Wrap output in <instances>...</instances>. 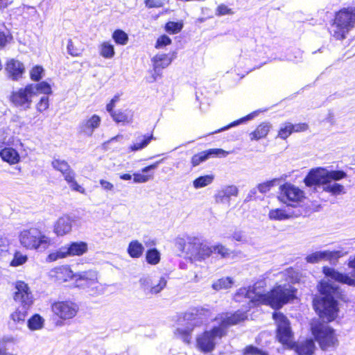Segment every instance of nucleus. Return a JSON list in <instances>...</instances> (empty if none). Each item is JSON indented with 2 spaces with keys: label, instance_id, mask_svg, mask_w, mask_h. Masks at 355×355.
<instances>
[{
  "label": "nucleus",
  "instance_id": "obj_1",
  "mask_svg": "<svg viewBox=\"0 0 355 355\" xmlns=\"http://www.w3.org/2000/svg\"><path fill=\"white\" fill-rule=\"evenodd\" d=\"M284 277L288 284H280L276 286L270 293H266L263 290L265 282H257L252 288H241L236 292L234 298L237 302L243 297L249 300V303L253 305L259 304H269L274 309H279L284 304L295 297V290L290 284L296 278L295 272L292 268H288L279 273Z\"/></svg>",
  "mask_w": 355,
  "mask_h": 355
},
{
  "label": "nucleus",
  "instance_id": "obj_2",
  "mask_svg": "<svg viewBox=\"0 0 355 355\" xmlns=\"http://www.w3.org/2000/svg\"><path fill=\"white\" fill-rule=\"evenodd\" d=\"M246 318L245 313L243 311H237L230 316L225 315H221L219 318H216L215 320H218L219 324L199 334L196 338V347L204 353L211 352L218 341L226 335L227 329Z\"/></svg>",
  "mask_w": 355,
  "mask_h": 355
},
{
  "label": "nucleus",
  "instance_id": "obj_3",
  "mask_svg": "<svg viewBox=\"0 0 355 355\" xmlns=\"http://www.w3.org/2000/svg\"><path fill=\"white\" fill-rule=\"evenodd\" d=\"M318 289L321 296L314 298L313 307L321 319L327 322L333 321L338 315L336 298L340 296L338 288L328 281L322 280Z\"/></svg>",
  "mask_w": 355,
  "mask_h": 355
},
{
  "label": "nucleus",
  "instance_id": "obj_4",
  "mask_svg": "<svg viewBox=\"0 0 355 355\" xmlns=\"http://www.w3.org/2000/svg\"><path fill=\"white\" fill-rule=\"evenodd\" d=\"M273 318L277 326V337L279 341L289 348L295 347V352L299 355H312L315 349V343L312 339H306L295 345L293 333L291 331L288 320L282 313H275Z\"/></svg>",
  "mask_w": 355,
  "mask_h": 355
},
{
  "label": "nucleus",
  "instance_id": "obj_5",
  "mask_svg": "<svg viewBox=\"0 0 355 355\" xmlns=\"http://www.w3.org/2000/svg\"><path fill=\"white\" fill-rule=\"evenodd\" d=\"M354 26L355 7L343 8L336 12L330 33L336 40H343Z\"/></svg>",
  "mask_w": 355,
  "mask_h": 355
},
{
  "label": "nucleus",
  "instance_id": "obj_6",
  "mask_svg": "<svg viewBox=\"0 0 355 355\" xmlns=\"http://www.w3.org/2000/svg\"><path fill=\"white\" fill-rule=\"evenodd\" d=\"M211 316V311L207 308H198L194 309L191 315H187L190 320L187 327H178L175 331L177 338L182 340L187 344H189L191 339V333L196 326H200L207 322Z\"/></svg>",
  "mask_w": 355,
  "mask_h": 355
},
{
  "label": "nucleus",
  "instance_id": "obj_7",
  "mask_svg": "<svg viewBox=\"0 0 355 355\" xmlns=\"http://www.w3.org/2000/svg\"><path fill=\"white\" fill-rule=\"evenodd\" d=\"M20 244L27 250L44 251L51 245V239L37 228H30L21 232Z\"/></svg>",
  "mask_w": 355,
  "mask_h": 355
},
{
  "label": "nucleus",
  "instance_id": "obj_8",
  "mask_svg": "<svg viewBox=\"0 0 355 355\" xmlns=\"http://www.w3.org/2000/svg\"><path fill=\"white\" fill-rule=\"evenodd\" d=\"M311 331L322 350L335 347L338 343L334 330L327 322H320L319 320L313 322L311 324Z\"/></svg>",
  "mask_w": 355,
  "mask_h": 355
},
{
  "label": "nucleus",
  "instance_id": "obj_9",
  "mask_svg": "<svg viewBox=\"0 0 355 355\" xmlns=\"http://www.w3.org/2000/svg\"><path fill=\"white\" fill-rule=\"evenodd\" d=\"M57 274L64 273L68 277H73L78 286L83 288H91L94 293H98L97 273L94 270L83 271L75 275H72V271L66 266L57 268Z\"/></svg>",
  "mask_w": 355,
  "mask_h": 355
},
{
  "label": "nucleus",
  "instance_id": "obj_10",
  "mask_svg": "<svg viewBox=\"0 0 355 355\" xmlns=\"http://www.w3.org/2000/svg\"><path fill=\"white\" fill-rule=\"evenodd\" d=\"M346 177V173L343 171H328L326 168H317L309 173L304 179V183L306 186L311 187L315 183L338 181Z\"/></svg>",
  "mask_w": 355,
  "mask_h": 355
},
{
  "label": "nucleus",
  "instance_id": "obj_11",
  "mask_svg": "<svg viewBox=\"0 0 355 355\" xmlns=\"http://www.w3.org/2000/svg\"><path fill=\"white\" fill-rule=\"evenodd\" d=\"M187 254L195 261H202L210 257L213 252L212 247L202 242L197 237H191L184 244Z\"/></svg>",
  "mask_w": 355,
  "mask_h": 355
},
{
  "label": "nucleus",
  "instance_id": "obj_12",
  "mask_svg": "<svg viewBox=\"0 0 355 355\" xmlns=\"http://www.w3.org/2000/svg\"><path fill=\"white\" fill-rule=\"evenodd\" d=\"M139 285L146 295H153L159 293L166 286L167 281L164 277H155L144 276L140 278Z\"/></svg>",
  "mask_w": 355,
  "mask_h": 355
},
{
  "label": "nucleus",
  "instance_id": "obj_13",
  "mask_svg": "<svg viewBox=\"0 0 355 355\" xmlns=\"http://www.w3.org/2000/svg\"><path fill=\"white\" fill-rule=\"evenodd\" d=\"M305 198L304 193L298 187L286 184L282 187L279 199L289 206L296 207Z\"/></svg>",
  "mask_w": 355,
  "mask_h": 355
},
{
  "label": "nucleus",
  "instance_id": "obj_14",
  "mask_svg": "<svg viewBox=\"0 0 355 355\" xmlns=\"http://www.w3.org/2000/svg\"><path fill=\"white\" fill-rule=\"evenodd\" d=\"M15 291L14 300L21 305L31 306L33 303V295L28 284L23 281H17L15 284Z\"/></svg>",
  "mask_w": 355,
  "mask_h": 355
},
{
  "label": "nucleus",
  "instance_id": "obj_15",
  "mask_svg": "<svg viewBox=\"0 0 355 355\" xmlns=\"http://www.w3.org/2000/svg\"><path fill=\"white\" fill-rule=\"evenodd\" d=\"M78 310V306L71 302H58L52 305L53 312L64 320L73 318Z\"/></svg>",
  "mask_w": 355,
  "mask_h": 355
},
{
  "label": "nucleus",
  "instance_id": "obj_16",
  "mask_svg": "<svg viewBox=\"0 0 355 355\" xmlns=\"http://www.w3.org/2000/svg\"><path fill=\"white\" fill-rule=\"evenodd\" d=\"M33 92L29 89V85L25 88L19 89L16 92H13L10 100L15 106L20 107L24 110L30 107L31 98L33 97Z\"/></svg>",
  "mask_w": 355,
  "mask_h": 355
},
{
  "label": "nucleus",
  "instance_id": "obj_17",
  "mask_svg": "<svg viewBox=\"0 0 355 355\" xmlns=\"http://www.w3.org/2000/svg\"><path fill=\"white\" fill-rule=\"evenodd\" d=\"M228 155L229 152L221 148H211L194 155L191 158V164L195 167L210 157H225Z\"/></svg>",
  "mask_w": 355,
  "mask_h": 355
},
{
  "label": "nucleus",
  "instance_id": "obj_18",
  "mask_svg": "<svg viewBox=\"0 0 355 355\" xmlns=\"http://www.w3.org/2000/svg\"><path fill=\"white\" fill-rule=\"evenodd\" d=\"M101 119L97 114H93L84 119L79 125L80 132L87 136H92L94 131L101 124Z\"/></svg>",
  "mask_w": 355,
  "mask_h": 355
},
{
  "label": "nucleus",
  "instance_id": "obj_19",
  "mask_svg": "<svg viewBox=\"0 0 355 355\" xmlns=\"http://www.w3.org/2000/svg\"><path fill=\"white\" fill-rule=\"evenodd\" d=\"M73 221V218L69 215L60 216L54 224V233L58 236H62L70 233Z\"/></svg>",
  "mask_w": 355,
  "mask_h": 355
},
{
  "label": "nucleus",
  "instance_id": "obj_20",
  "mask_svg": "<svg viewBox=\"0 0 355 355\" xmlns=\"http://www.w3.org/2000/svg\"><path fill=\"white\" fill-rule=\"evenodd\" d=\"M323 272L325 276L330 277L338 282L346 284L349 286H355V279L349 277L347 274L341 273L334 268L329 267H324Z\"/></svg>",
  "mask_w": 355,
  "mask_h": 355
},
{
  "label": "nucleus",
  "instance_id": "obj_21",
  "mask_svg": "<svg viewBox=\"0 0 355 355\" xmlns=\"http://www.w3.org/2000/svg\"><path fill=\"white\" fill-rule=\"evenodd\" d=\"M153 63L154 74L153 80H156L157 76H161L162 70L167 67L172 62V59L166 54H157L152 59Z\"/></svg>",
  "mask_w": 355,
  "mask_h": 355
},
{
  "label": "nucleus",
  "instance_id": "obj_22",
  "mask_svg": "<svg viewBox=\"0 0 355 355\" xmlns=\"http://www.w3.org/2000/svg\"><path fill=\"white\" fill-rule=\"evenodd\" d=\"M238 188L234 185H229L223 187L214 196L216 203H229L232 196L238 195Z\"/></svg>",
  "mask_w": 355,
  "mask_h": 355
},
{
  "label": "nucleus",
  "instance_id": "obj_23",
  "mask_svg": "<svg viewBox=\"0 0 355 355\" xmlns=\"http://www.w3.org/2000/svg\"><path fill=\"white\" fill-rule=\"evenodd\" d=\"M322 252V261H328L330 263H336L338 259L348 254V250L343 247H338L334 250H323Z\"/></svg>",
  "mask_w": 355,
  "mask_h": 355
},
{
  "label": "nucleus",
  "instance_id": "obj_24",
  "mask_svg": "<svg viewBox=\"0 0 355 355\" xmlns=\"http://www.w3.org/2000/svg\"><path fill=\"white\" fill-rule=\"evenodd\" d=\"M66 257L80 256L87 251V244L85 242H73L69 246L64 247Z\"/></svg>",
  "mask_w": 355,
  "mask_h": 355
},
{
  "label": "nucleus",
  "instance_id": "obj_25",
  "mask_svg": "<svg viewBox=\"0 0 355 355\" xmlns=\"http://www.w3.org/2000/svg\"><path fill=\"white\" fill-rule=\"evenodd\" d=\"M51 166L55 170L60 171L62 174L64 180L71 179L70 175L73 173V171L65 160L59 158H53L51 162Z\"/></svg>",
  "mask_w": 355,
  "mask_h": 355
},
{
  "label": "nucleus",
  "instance_id": "obj_26",
  "mask_svg": "<svg viewBox=\"0 0 355 355\" xmlns=\"http://www.w3.org/2000/svg\"><path fill=\"white\" fill-rule=\"evenodd\" d=\"M6 70L13 80H18L24 71V67L19 61L12 59L7 63Z\"/></svg>",
  "mask_w": 355,
  "mask_h": 355
},
{
  "label": "nucleus",
  "instance_id": "obj_27",
  "mask_svg": "<svg viewBox=\"0 0 355 355\" xmlns=\"http://www.w3.org/2000/svg\"><path fill=\"white\" fill-rule=\"evenodd\" d=\"M0 157L10 164H15L20 161V156L18 152L12 148L5 147L0 150Z\"/></svg>",
  "mask_w": 355,
  "mask_h": 355
},
{
  "label": "nucleus",
  "instance_id": "obj_28",
  "mask_svg": "<svg viewBox=\"0 0 355 355\" xmlns=\"http://www.w3.org/2000/svg\"><path fill=\"white\" fill-rule=\"evenodd\" d=\"M268 218L271 220H285L293 217V213L291 211L275 208L268 212Z\"/></svg>",
  "mask_w": 355,
  "mask_h": 355
},
{
  "label": "nucleus",
  "instance_id": "obj_29",
  "mask_svg": "<svg viewBox=\"0 0 355 355\" xmlns=\"http://www.w3.org/2000/svg\"><path fill=\"white\" fill-rule=\"evenodd\" d=\"M272 128V125L269 122H263L259 124L254 131L250 134L251 140H259L262 138H265L270 128Z\"/></svg>",
  "mask_w": 355,
  "mask_h": 355
},
{
  "label": "nucleus",
  "instance_id": "obj_30",
  "mask_svg": "<svg viewBox=\"0 0 355 355\" xmlns=\"http://www.w3.org/2000/svg\"><path fill=\"white\" fill-rule=\"evenodd\" d=\"M31 306L21 304L10 314V319L16 324H24L28 315V310Z\"/></svg>",
  "mask_w": 355,
  "mask_h": 355
},
{
  "label": "nucleus",
  "instance_id": "obj_31",
  "mask_svg": "<svg viewBox=\"0 0 355 355\" xmlns=\"http://www.w3.org/2000/svg\"><path fill=\"white\" fill-rule=\"evenodd\" d=\"M15 341L12 337H4L0 341V355H16L12 353Z\"/></svg>",
  "mask_w": 355,
  "mask_h": 355
},
{
  "label": "nucleus",
  "instance_id": "obj_32",
  "mask_svg": "<svg viewBox=\"0 0 355 355\" xmlns=\"http://www.w3.org/2000/svg\"><path fill=\"white\" fill-rule=\"evenodd\" d=\"M127 251L130 257L139 258L143 254L144 247L139 241L133 240L130 242Z\"/></svg>",
  "mask_w": 355,
  "mask_h": 355
},
{
  "label": "nucleus",
  "instance_id": "obj_33",
  "mask_svg": "<svg viewBox=\"0 0 355 355\" xmlns=\"http://www.w3.org/2000/svg\"><path fill=\"white\" fill-rule=\"evenodd\" d=\"M314 185H322V189L333 195L344 193V187L338 183L327 182L325 183H315Z\"/></svg>",
  "mask_w": 355,
  "mask_h": 355
},
{
  "label": "nucleus",
  "instance_id": "obj_34",
  "mask_svg": "<svg viewBox=\"0 0 355 355\" xmlns=\"http://www.w3.org/2000/svg\"><path fill=\"white\" fill-rule=\"evenodd\" d=\"M153 135H141L137 138L135 142L130 146V149L132 151L139 150L146 147L152 139H153Z\"/></svg>",
  "mask_w": 355,
  "mask_h": 355
},
{
  "label": "nucleus",
  "instance_id": "obj_35",
  "mask_svg": "<svg viewBox=\"0 0 355 355\" xmlns=\"http://www.w3.org/2000/svg\"><path fill=\"white\" fill-rule=\"evenodd\" d=\"M29 89L33 92V96L38 94H49L51 93V87L46 82H41L38 84L29 85Z\"/></svg>",
  "mask_w": 355,
  "mask_h": 355
},
{
  "label": "nucleus",
  "instance_id": "obj_36",
  "mask_svg": "<svg viewBox=\"0 0 355 355\" xmlns=\"http://www.w3.org/2000/svg\"><path fill=\"white\" fill-rule=\"evenodd\" d=\"M27 324L31 331L40 330L44 327V319L39 314H35L28 320Z\"/></svg>",
  "mask_w": 355,
  "mask_h": 355
},
{
  "label": "nucleus",
  "instance_id": "obj_37",
  "mask_svg": "<svg viewBox=\"0 0 355 355\" xmlns=\"http://www.w3.org/2000/svg\"><path fill=\"white\" fill-rule=\"evenodd\" d=\"M99 53L104 58L110 59L115 54L114 46L110 42H104L99 46Z\"/></svg>",
  "mask_w": 355,
  "mask_h": 355
},
{
  "label": "nucleus",
  "instance_id": "obj_38",
  "mask_svg": "<svg viewBox=\"0 0 355 355\" xmlns=\"http://www.w3.org/2000/svg\"><path fill=\"white\" fill-rule=\"evenodd\" d=\"M214 180V175H207L204 176H200L196 178L193 182V185L195 189H200L202 187H205L209 184H210Z\"/></svg>",
  "mask_w": 355,
  "mask_h": 355
},
{
  "label": "nucleus",
  "instance_id": "obj_39",
  "mask_svg": "<svg viewBox=\"0 0 355 355\" xmlns=\"http://www.w3.org/2000/svg\"><path fill=\"white\" fill-rule=\"evenodd\" d=\"M12 38L9 30L3 24H0V49L9 43Z\"/></svg>",
  "mask_w": 355,
  "mask_h": 355
},
{
  "label": "nucleus",
  "instance_id": "obj_40",
  "mask_svg": "<svg viewBox=\"0 0 355 355\" xmlns=\"http://www.w3.org/2000/svg\"><path fill=\"white\" fill-rule=\"evenodd\" d=\"M233 281L230 277H223L218 279L212 284V288L216 291L227 289L232 286Z\"/></svg>",
  "mask_w": 355,
  "mask_h": 355
},
{
  "label": "nucleus",
  "instance_id": "obj_41",
  "mask_svg": "<svg viewBox=\"0 0 355 355\" xmlns=\"http://www.w3.org/2000/svg\"><path fill=\"white\" fill-rule=\"evenodd\" d=\"M146 259L148 263L155 265L159 262L160 254L156 249H151L147 251Z\"/></svg>",
  "mask_w": 355,
  "mask_h": 355
},
{
  "label": "nucleus",
  "instance_id": "obj_42",
  "mask_svg": "<svg viewBox=\"0 0 355 355\" xmlns=\"http://www.w3.org/2000/svg\"><path fill=\"white\" fill-rule=\"evenodd\" d=\"M112 38L115 41L116 43L125 45L127 44L128 41V35L121 30H116L113 33Z\"/></svg>",
  "mask_w": 355,
  "mask_h": 355
},
{
  "label": "nucleus",
  "instance_id": "obj_43",
  "mask_svg": "<svg viewBox=\"0 0 355 355\" xmlns=\"http://www.w3.org/2000/svg\"><path fill=\"white\" fill-rule=\"evenodd\" d=\"M293 133L291 123L286 122L283 123L278 132V137L282 139H287Z\"/></svg>",
  "mask_w": 355,
  "mask_h": 355
},
{
  "label": "nucleus",
  "instance_id": "obj_44",
  "mask_svg": "<svg viewBox=\"0 0 355 355\" xmlns=\"http://www.w3.org/2000/svg\"><path fill=\"white\" fill-rule=\"evenodd\" d=\"M28 260L26 255L23 254L20 252H16L14 254L13 259L10 262V266L17 267L25 263Z\"/></svg>",
  "mask_w": 355,
  "mask_h": 355
},
{
  "label": "nucleus",
  "instance_id": "obj_45",
  "mask_svg": "<svg viewBox=\"0 0 355 355\" xmlns=\"http://www.w3.org/2000/svg\"><path fill=\"white\" fill-rule=\"evenodd\" d=\"M114 121L117 123L123 122V123H129L131 121V119L129 118L128 115L122 111H116L114 113H112V115Z\"/></svg>",
  "mask_w": 355,
  "mask_h": 355
},
{
  "label": "nucleus",
  "instance_id": "obj_46",
  "mask_svg": "<svg viewBox=\"0 0 355 355\" xmlns=\"http://www.w3.org/2000/svg\"><path fill=\"white\" fill-rule=\"evenodd\" d=\"M70 176L71 177V180H65L68 184H69L70 188L76 191H78L81 193H85V189L83 188L80 185L78 184V182L75 180V173H71Z\"/></svg>",
  "mask_w": 355,
  "mask_h": 355
},
{
  "label": "nucleus",
  "instance_id": "obj_47",
  "mask_svg": "<svg viewBox=\"0 0 355 355\" xmlns=\"http://www.w3.org/2000/svg\"><path fill=\"white\" fill-rule=\"evenodd\" d=\"M243 355H268L266 352L256 347L249 345L243 350Z\"/></svg>",
  "mask_w": 355,
  "mask_h": 355
},
{
  "label": "nucleus",
  "instance_id": "obj_48",
  "mask_svg": "<svg viewBox=\"0 0 355 355\" xmlns=\"http://www.w3.org/2000/svg\"><path fill=\"white\" fill-rule=\"evenodd\" d=\"M10 243L7 238H0V257L6 256L9 251Z\"/></svg>",
  "mask_w": 355,
  "mask_h": 355
},
{
  "label": "nucleus",
  "instance_id": "obj_49",
  "mask_svg": "<svg viewBox=\"0 0 355 355\" xmlns=\"http://www.w3.org/2000/svg\"><path fill=\"white\" fill-rule=\"evenodd\" d=\"M67 49L68 53L74 57L80 55L83 51L82 49H78L74 46L71 40H68Z\"/></svg>",
  "mask_w": 355,
  "mask_h": 355
},
{
  "label": "nucleus",
  "instance_id": "obj_50",
  "mask_svg": "<svg viewBox=\"0 0 355 355\" xmlns=\"http://www.w3.org/2000/svg\"><path fill=\"white\" fill-rule=\"evenodd\" d=\"M44 69L40 66H36L32 69L30 73L31 78L33 80L38 81L42 78V73H43Z\"/></svg>",
  "mask_w": 355,
  "mask_h": 355
},
{
  "label": "nucleus",
  "instance_id": "obj_51",
  "mask_svg": "<svg viewBox=\"0 0 355 355\" xmlns=\"http://www.w3.org/2000/svg\"><path fill=\"white\" fill-rule=\"evenodd\" d=\"M322 252L317 251L306 257V261L310 263H315L322 261Z\"/></svg>",
  "mask_w": 355,
  "mask_h": 355
},
{
  "label": "nucleus",
  "instance_id": "obj_52",
  "mask_svg": "<svg viewBox=\"0 0 355 355\" xmlns=\"http://www.w3.org/2000/svg\"><path fill=\"white\" fill-rule=\"evenodd\" d=\"M67 257L64 247L61 248L58 251L52 252L49 254L47 260L49 261H56L58 259Z\"/></svg>",
  "mask_w": 355,
  "mask_h": 355
},
{
  "label": "nucleus",
  "instance_id": "obj_53",
  "mask_svg": "<svg viewBox=\"0 0 355 355\" xmlns=\"http://www.w3.org/2000/svg\"><path fill=\"white\" fill-rule=\"evenodd\" d=\"M233 14H234V11L231 8H228L225 4L219 5L217 7L216 11V15L218 16H222V15H231Z\"/></svg>",
  "mask_w": 355,
  "mask_h": 355
},
{
  "label": "nucleus",
  "instance_id": "obj_54",
  "mask_svg": "<svg viewBox=\"0 0 355 355\" xmlns=\"http://www.w3.org/2000/svg\"><path fill=\"white\" fill-rule=\"evenodd\" d=\"M181 28V24L173 21H169L166 25V31L171 33H178L179 31H180Z\"/></svg>",
  "mask_w": 355,
  "mask_h": 355
},
{
  "label": "nucleus",
  "instance_id": "obj_55",
  "mask_svg": "<svg viewBox=\"0 0 355 355\" xmlns=\"http://www.w3.org/2000/svg\"><path fill=\"white\" fill-rule=\"evenodd\" d=\"M212 249L213 252H214L221 255L222 257H226L230 254V250L222 245H217L214 246L212 247Z\"/></svg>",
  "mask_w": 355,
  "mask_h": 355
},
{
  "label": "nucleus",
  "instance_id": "obj_56",
  "mask_svg": "<svg viewBox=\"0 0 355 355\" xmlns=\"http://www.w3.org/2000/svg\"><path fill=\"white\" fill-rule=\"evenodd\" d=\"M171 40L166 35H162L157 40L155 47L157 49L162 48L166 45L170 44Z\"/></svg>",
  "mask_w": 355,
  "mask_h": 355
},
{
  "label": "nucleus",
  "instance_id": "obj_57",
  "mask_svg": "<svg viewBox=\"0 0 355 355\" xmlns=\"http://www.w3.org/2000/svg\"><path fill=\"white\" fill-rule=\"evenodd\" d=\"M133 176L135 183H145L153 178L151 175H142L140 173H134Z\"/></svg>",
  "mask_w": 355,
  "mask_h": 355
},
{
  "label": "nucleus",
  "instance_id": "obj_58",
  "mask_svg": "<svg viewBox=\"0 0 355 355\" xmlns=\"http://www.w3.org/2000/svg\"><path fill=\"white\" fill-rule=\"evenodd\" d=\"M274 185V181H268L261 184H259L257 187L259 192L265 193L270 191L271 187Z\"/></svg>",
  "mask_w": 355,
  "mask_h": 355
},
{
  "label": "nucleus",
  "instance_id": "obj_59",
  "mask_svg": "<svg viewBox=\"0 0 355 355\" xmlns=\"http://www.w3.org/2000/svg\"><path fill=\"white\" fill-rule=\"evenodd\" d=\"M255 114H256V113L250 114L248 115L245 118H243V119H241V120H239V121H234V123H231L230 125L226 126V127H225V128H221V129H219V130H216V131H214V132H211V134L220 132H221V131H223V130H225L228 129L230 127L234 126V125H236L239 124V123H240L241 121H245V120L251 119H252V118L254 117V116Z\"/></svg>",
  "mask_w": 355,
  "mask_h": 355
},
{
  "label": "nucleus",
  "instance_id": "obj_60",
  "mask_svg": "<svg viewBox=\"0 0 355 355\" xmlns=\"http://www.w3.org/2000/svg\"><path fill=\"white\" fill-rule=\"evenodd\" d=\"M49 107V98L47 96H42L40 102L37 103V108L40 112H43Z\"/></svg>",
  "mask_w": 355,
  "mask_h": 355
},
{
  "label": "nucleus",
  "instance_id": "obj_61",
  "mask_svg": "<svg viewBox=\"0 0 355 355\" xmlns=\"http://www.w3.org/2000/svg\"><path fill=\"white\" fill-rule=\"evenodd\" d=\"M145 3L148 8H160L164 5L162 0H146Z\"/></svg>",
  "mask_w": 355,
  "mask_h": 355
},
{
  "label": "nucleus",
  "instance_id": "obj_62",
  "mask_svg": "<svg viewBox=\"0 0 355 355\" xmlns=\"http://www.w3.org/2000/svg\"><path fill=\"white\" fill-rule=\"evenodd\" d=\"M291 128L293 132H303L308 129V125L306 123H297V124H292Z\"/></svg>",
  "mask_w": 355,
  "mask_h": 355
},
{
  "label": "nucleus",
  "instance_id": "obj_63",
  "mask_svg": "<svg viewBox=\"0 0 355 355\" xmlns=\"http://www.w3.org/2000/svg\"><path fill=\"white\" fill-rule=\"evenodd\" d=\"M99 183L101 187L106 191H112L114 189V184L107 180H100Z\"/></svg>",
  "mask_w": 355,
  "mask_h": 355
},
{
  "label": "nucleus",
  "instance_id": "obj_64",
  "mask_svg": "<svg viewBox=\"0 0 355 355\" xmlns=\"http://www.w3.org/2000/svg\"><path fill=\"white\" fill-rule=\"evenodd\" d=\"M232 237L237 241H243L244 240V235L241 232H235L233 234Z\"/></svg>",
  "mask_w": 355,
  "mask_h": 355
}]
</instances>
